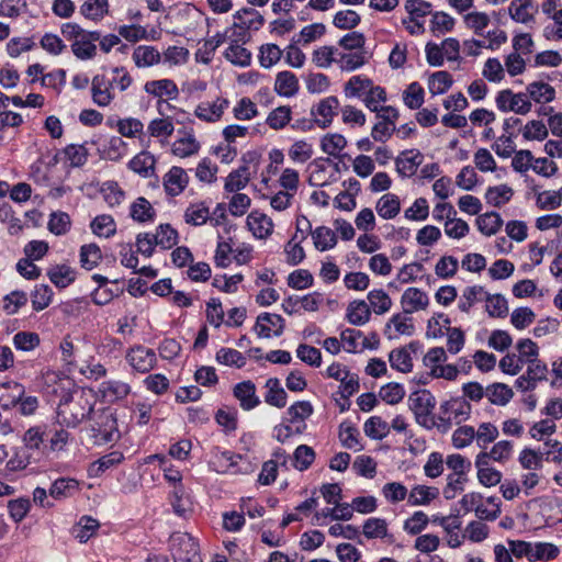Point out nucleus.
Returning a JSON list of instances; mask_svg holds the SVG:
<instances>
[{
	"label": "nucleus",
	"mask_w": 562,
	"mask_h": 562,
	"mask_svg": "<svg viewBox=\"0 0 562 562\" xmlns=\"http://www.w3.org/2000/svg\"><path fill=\"white\" fill-rule=\"evenodd\" d=\"M61 35L70 43L74 56L81 61L92 60L98 55L99 31H89L78 23L67 22L60 27Z\"/></svg>",
	"instance_id": "obj_1"
},
{
	"label": "nucleus",
	"mask_w": 562,
	"mask_h": 562,
	"mask_svg": "<svg viewBox=\"0 0 562 562\" xmlns=\"http://www.w3.org/2000/svg\"><path fill=\"white\" fill-rule=\"evenodd\" d=\"M464 513L474 512L479 520L494 521L502 510V501L498 496H484L481 493L470 492L459 502Z\"/></svg>",
	"instance_id": "obj_2"
},
{
	"label": "nucleus",
	"mask_w": 562,
	"mask_h": 562,
	"mask_svg": "<svg viewBox=\"0 0 562 562\" xmlns=\"http://www.w3.org/2000/svg\"><path fill=\"white\" fill-rule=\"evenodd\" d=\"M209 467L212 471L222 474H249L256 469L247 457L220 449L212 451Z\"/></svg>",
	"instance_id": "obj_3"
},
{
	"label": "nucleus",
	"mask_w": 562,
	"mask_h": 562,
	"mask_svg": "<svg viewBox=\"0 0 562 562\" xmlns=\"http://www.w3.org/2000/svg\"><path fill=\"white\" fill-rule=\"evenodd\" d=\"M173 562H203L196 540L188 532L177 531L169 538Z\"/></svg>",
	"instance_id": "obj_4"
},
{
	"label": "nucleus",
	"mask_w": 562,
	"mask_h": 562,
	"mask_svg": "<svg viewBox=\"0 0 562 562\" xmlns=\"http://www.w3.org/2000/svg\"><path fill=\"white\" fill-rule=\"evenodd\" d=\"M125 360L133 372L145 374L157 366V355L151 348L144 345H134L126 350Z\"/></svg>",
	"instance_id": "obj_5"
},
{
	"label": "nucleus",
	"mask_w": 562,
	"mask_h": 562,
	"mask_svg": "<svg viewBox=\"0 0 562 562\" xmlns=\"http://www.w3.org/2000/svg\"><path fill=\"white\" fill-rule=\"evenodd\" d=\"M495 103L501 112H515L525 115L531 110V102L525 93H514L506 89L497 93Z\"/></svg>",
	"instance_id": "obj_6"
},
{
	"label": "nucleus",
	"mask_w": 562,
	"mask_h": 562,
	"mask_svg": "<svg viewBox=\"0 0 562 562\" xmlns=\"http://www.w3.org/2000/svg\"><path fill=\"white\" fill-rule=\"evenodd\" d=\"M548 367L542 361H533L527 364V370L515 381V387L522 393L533 391L539 382L547 381Z\"/></svg>",
	"instance_id": "obj_7"
},
{
	"label": "nucleus",
	"mask_w": 562,
	"mask_h": 562,
	"mask_svg": "<svg viewBox=\"0 0 562 562\" xmlns=\"http://www.w3.org/2000/svg\"><path fill=\"white\" fill-rule=\"evenodd\" d=\"M400 116L394 106H386L384 113L376 114L378 122L373 125L371 136L375 142L385 143L396 130V121Z\"/></svg>",
	"instance_id": "obj_8"
},
{
	"label": "nucleus",
	"mask_w": 562,
	"mask_h": 562,
	"mask_svg": "<svg viewBox=\"0 0 562 562\" xmlns=\"http://www.w3.org/2000/svg\"><path fill=\"white\" fill-rule=\"evenodd\" d=\"M338 98L329 95L312 106L311 115L315 119V123L318 127L327 128L333 123L334 117L338 114Z\"/></svg>",
	"instance_id": "obj_9"
},
{
	"label": "nucleus",
	"mask_w": 562,
	"mask_h": 562,
	"mask_svg": "<svg viewBox=\"0 0 562 562\" xmlns=\"http://www.w3.org/2000/svg\"><path fill=\"white\" fill-rule=\"evenodd\" d=\"M91 98L98 106L110 105L115 99L113 81L103 74L95 75L91 80Z\"/></svg>",
	"instance_id": "obj_10"
},
{
	"label": "nucleus",
	"mask_w": 562,
	"mask_h": 562,
	"mask_svg": "<svg viewBox=\"0 0 562 562\" xmlns=\"http://www.w3.org/2000/svg\"><path fill=\"white\" fill-rule=\"evenodd\" d=\"M228 106V99L217 97L213 101L200 102L194 110V115L203 122L215 123L221 120Z\"/></svg>",
	"instance_id": "obj_11"
},
{
	"label": "nucleus",
	"mask_w": 562,
	"mask_h": 562,
	"mask_svg": "<svg viewBox=\"0 0 562 562\" xmlns=\"http://www.w3.org/2000/svg\"><path fill=\"white\" fill-rule=\"evenodd\" d=\"M436 398L428 390H418L412 392L408 397V406L419 422L427 418L434 411Z\"/></svg>",
	"instance_id": "obj_12"
},
{
	"label": "nucleus",
	"mask_w": 562,
	"mask_h": 562,
	"mask_svg": "<svg viewBox=\"0 0 562 562\" xmlns=\"http://www.w3.org/2000/svg\"><path fill=\"white\" fill-rule=\"evenodd\" d=\"M440 422H467L471 416V404L464 397H453L441 405Z\"/></svg>",
	"instance_id": "obj_13"
},
{
	"label": "nucleus",
	"mask_w": 562,
	"mask_h": 562,
	"mask_svg": "<svg viewBox=\"0 0 562 562\" xmlns=\"http://www.w3.org/2000/svg\"><path fill=\"white\" fill-rule=\"evenodd\" d=\"M419 348L418 341H412L407 346L393 349L389 355L391 368L402 372L408 373L413 370L412 353H415Z\"/></svg>",
	"instance_id": "obj_14"
},
{
	"label": "nucleus",
	"mask_w": 562,
	"mask_h": 562,
	"mask_svg": "<svg viewBox=\"0 0 562 562\" xmlns=\"http://www.w3.org/2000/svg\"><path fill=\"white\" fill-rule=\"evenodd\" d=\"M284 329V319L278 314L262 313L257 317L255 330L260 338L279 337Z\"/></svg>",
	"instance_id": "obj_15"
},
{
	"label": "nucleus",
	"mask_w": 562,
	"mask_h": 562,
	"mask_svg": "<svg viewBox=\"0 0 562 562\" xmlns=\"http://www.w3.org/2000/svg\"><path fill=\"white\" fill-rule=\"evenodd\" d=\"M246 225L257 239H267L272 235L274 227L272 220L258 210H254L248 214Z\"/></svg>",
	"instance_id": "obj_16"
},
{
	"label": "nucleus",
	"mask_w": 562,
	"mask_h": 562,
	"mask_svg": "<svg viewBox=\"0 0 562 562\" xmlns=\"http://www.w3.org/2000/svg\"><path fill=\"white\" fill-rule=\"evenodd\" d=\"M415 333L413 317L409 314H394L385 327V335L389 339H396L401 335L412 336Z\"/></svg>",
	"instance_id": "obj_17"
},
{
	"label": "nucleus",
	"mask_w": 562,
	"mask_h": 562,
	"mask_svg": "<svg viewBox=\"0 0 562 562\" xmlns=\"http://www.w3.org/2000/svg\"><path fill=\"white\" fill-rule=\"evenodd\" d=\"M132 60L139 68H150L162 61V55L153 45H138L133 49Z\"/></svg>",
	"instance_id": "obj_18"
},
{
	"label": "nucleus",
	"mask_w": 562,
	"mask_h": 562,
	"mask_svg": "<svg viewBox=\"0 0 562 562\" xmlns=\"http://www.w3.org/2000/svg\"><path fill=\"white\" fill-rule=\"evenodd\" d=\"M401 304L406 314H413L426 310L429 305V297L426 292L418 288H408L401 297Z\"/></svg>",
	"instance_id": "obj_19"
},
{
	"label": "nucleus",
	"mask_w": 562,
	"mask_h": 562,
	"mask_svg": "<svg viewBox=\"0 0 562 562\" xmlns=\"http://www.w3.org/2000/svg\"><path fill=\"white\" fill-rule=\"evenodd\" d=\"M189 183V176L187 171L181 168L173 166L164 177V188L167 194L177 196L183 192Z\"/></svg>",
	"instance_id": "obj_20"
},
{
	"label": "nucleus",
	"mask_w": 562,
	"mask_h": 562,
	"mask_svg": "<svg viewBox=\"0 0 562 562\" xmlns=\"http://www.w3.org/2000/svg\"><path fill=\"white\" fill-rule=\"evenodd\" d=\"M144 90L149 95L164 100L167 97L169 100H175L179 95V89L172 79H158L149 80L144 85Z\"/></svg>",
	"instance_id": "obj_21"
},
{
	"label": "nucleus",
	"mask_w": 562,
	"mask_h": 562,
	"mask_svg": "<svg viewBox=\"0 0 562 562\" xmlns=\"http://www.w3.org/2000/svg\"><path fill=\"white\" fill-rule=\"evenodd\" d=\"M87 432L97 446L115 442L121 437L116 424H91V426L87 428Z\"/></svg>",
	"instance_id": "obj_22"
},
{
	"label": "nucleus",
	"mask_w": 562,
	"mask_h": 562,
	"mask_svg": "<svg viewBox=\"0 0 562 562\" xmlns=\"http://www.w3.org/2000/svg\"><path fill=\"white\" fill-rule=\"evenodd\" d=\"M124 461V454L121 451H112L91 462L87 469L88 476L91 479L100 477L108 470L121 464Z\"/></svg>",
	"instance_id": "obj_23"
},
{
	"label": "nucleus",
	"mask_w": 562,
	"mask_h": 562,
	"mask_svg": "<svg viewBox=\"0 0 562 562\" xmlns=\"http://www.w3.org/2000/svg\"><path fill=\"white\" fill-rule=\"evenodd\" d=\"M234 27L243 30H259L263 23V16L252 8H243L234 13Z\"/></svg>",
	"instance_id": "obj_24"
},
{
	"label": "nucleus",
	"mask_w": 562,
	"mask_h": 562,
	"mask_svg": "<svg viewBox=\"0 0 562 562\" xmlns=\"http://www.w3.org/2000/svg\"><path fill=\"white\" fill-rule=\"evenodd\" d=\"M423 159L424 156L419 150L412 149L403 151L395 160L396 170L403 177H411L415 175Z\"/></svg>",
	"instance_id": "obj_25"
},
{
	"label": "nucleus",
	"mask_w": 562,
	"mask_h": 562,
	"mask_svg": "<svg viewBox=\"0 0 562 562\" xmlns=\"http://www.w3.org/2000/svg\"><path fill=\"white\" fill-rule=\"evenodd\" d=\"M536 12L532 0H513L508 7L510 19L521 24L533 22Z\"/></svg>",
	"instance_id": "obj_26"
},
{
	"label": "nucleus",
	"mask_w": 562,
	"mask_h": 562,
	"mask_svg": "<svg viewBox=\"0 0 562 562\" xmlns=\"http://www.w3.org/2000/svg\"><path fill=\"white\" fill-rule=\"evenodd\" d=\"M373 80L363 75H356L349 78L344 85V94L347 99L362 100L370 88L373 86Z\"/></svg>",
	"instance_id": "obj_27"
},
{
	"label": "nucleus",
	"mask_w": 562,
	"mask_h": 562,
	"mask_svg": "<svg viewBox=\"0 0 562 562\" xmlns=\"http://www.w3.org/2000/svg\"><path fill=\"white\" fill-rule=\"evenodd\" d=\"M233 394L246 411L255 408L260 403L256 395V385L249 380L237 383L233 389Z\"/></svg>",
	"instance_id": "obj_28"
},
{
	"label": "nucleus",
	"mask_w": 562,
	"mask_h": 562,
	"mask_svg": "<svg viewBox=\"0 0 562 562\" xmlns=\"http://www.w3.org/2000/svg\"><path fill=\"white\" fill-rule=\"evenodd\" d=\"M131 392V386L119 380H108L100 384L99 393L105 402L113 403L125 398Z\"/></svg>",
	"instance_id": "obj_29"
},
{
	"label": "nucleus",
	"mask_w": 562,
	"mask_h": 562,
	"mask_svg": "<svg viewBox=\"0 0 562 562\" xmlns=\"http://www.w3.org/2000/svg\"><path fill=\"white\" fill-rule=\"evenodd\" d=\"M371 318V310L363 300H355L350 302L346 311V319L353 326H363Z\"/></svg>",
	"instance_id": "obj_30"
},
{
	"label": "nucleus",
	"mask_w": 562,
	"mask_h": 562,
	"mask_svg": "<svg viewBox=\"0 0 562 562\" xmlns=\"http://www.w3.org/2000/svg\"><path fill=\"white\" fill-rule=\"evenodd\" d=\"M226 33H216L214 36L205 40L195 52L198 63L210 64L214 57L215 50L226 41Z\"/></svg>",
	"instance_id": "obj_31"
},
{
	"label": "nucleus",
	"mask_w": 562,
	"mask_h": 562,
	"mask_svg": "<svg viewBox=\"0 0 562 562\" xmlns=\"http://www.w3.org/2000/svg\"><path fill=\"white\" fill-rule=\"evenodd\" d=\"M299 79L293 72L284 70L277 75L274 91L280 97L291 98L299 92Z\"/></svg>",
	"instance_id": "obj_32"
},
{
	"label": "nucleus",
	"mask_w": 562,
	"mask_h": 562,
	"mask_svg": "<svg viewBox=\"0 0 562 562\" xmlns=\"http://www.w3.org/2000/svg\"><path fill=\"white\" fill-rule=\"evenodd\" d=\"M361 101L369 111L374 112L375 114L384 113V110L387 106L384 105L387 101L386 90L383 87L373 83Z\"/></svg>",
	"instance_id": "obj_33"
},
{
	"label": "nucleus",
	"mask_w": 562,
	"mask_h": 562,
	"mask_svg": "<svg viewBox=\"0 0 562 562\" xmlns=\"http://www.w3.org/2000/svg\"><path fill=\"white\" fill-rule=\"evenodd\" d=\"M169 502L176 515L184 516L191 509L192 501L183 484L172 486Z\"/></svg>",
	"instance_id": "obj_34"
},
{
	"label": "nucleus",
	"mask_w": 562,
	"mask_h": 562,
	"mask_svg": "<svg viewBox=\"0 0 562 562\" xmlns=\"http://www.w3.org/2000/svg\"><path fill=\"white\" fill-rule=\"evenodd\" d=\"M47 276L55 286L65 289L75 282L76 270L68 265H56L48 269Z\"/></svg>",
	"instance_id": "obj_35"
},
{
	"label": "nucleus",
	"mask_w": 562,
	"mask_h": 562,
	"mask_svg": "<svg viewBox=\"0 0 562 562\" xmlns=\"http://www.w3.org/2000/svg\"><path fill=\"white\" fill-rule=\"evenodd\" d=\"M328 159H315L308 165V184L312 187H325L335 178V172L329 178L326 177Z\"/></svg>",
	"instance_id": "obj_36"
},
{
	"label": "nucleus",
	"mask_w": 562,
	"mask_h": 562,
	"mask_svg": "<svg viewBox=\"0 0 562 562\" xmlns=\"http://www.w3.org/2000/svg\"><path fill=\"white\" fill-rule=\"evenodd\" d=\"M527 93L536 103H550L555 99V89L544 81H533L527 86Z\"/></svg>",
	"instance_id": "obj_37"
},
{
	"label": "nucleus",
	"mask_w": 562,
	"mask_h": 562,
	"mask_svg": "<svg viewBox=\"0 0 562 562\" xmlns=\"http://www.w3.org/2000/svg\"><path fill=\"white\" fill-rule=\"evenodd\" d=\"M439 495V490L432 486L416 485L408 493V504L412 506L429 505Z\"/></svg>",
	"instance_id": "obj_38"
},
{
	"label": "nucleus",
	"mask_w": 562,
	"mask_h": 562,
	"mask_svg": "<svg viewBox=\"0 0 562 562\" xmlns=\"http://www.w3.org/2000/svg\"><path fill=\"white\" fill-rule=\"evenodd\" d=\"M265 386L267 389V393L265 395L266 403L278 408H282L286 405L288 395L279 379H268Z\"/></svg>",
	"instance_id": "obj_39"
},
{
	"label": "nucleus",
	"mask_w": 562,
	"mask_h": 562,
	"mask_svg": "<svg viewBox=\"0 0 562 562\" xmlns=\"http://www.w3.org/2000/svg\"><path fill=\"white\" fill-rule=\"evenodd\" d=\"M199 150L200 143L192 133H188L183 137L177 138L171 146L172 154L180 158L193 156Z\"/></svg>",
	"instance_id": "obj_40"
},
{
	"label": "nucleus",
	"mask_w": 562,
	"mask_h": 562,
	"mask_svg": "<svg viewBox=\"0 0 562 562\" xmlns=\"http://www.w3.org/2000/svg\"><path fill=\"white\" fill-rule=\"evenodd\" d=\"M375 209L380 217L392 220L400 213L401 202L397 195L386 193L378 200Z\"/></svg>",
	"instance_id": "obj_41"
},
{
	"label": "nucleus",
	"mask_w": 562,
	"mask_h": 562,
	"mask_svg": "<svg viewBox=\"0 0 562 562\" xmlns=\"http://www.w3.org/2000/svg\"><path fill=\"white\" fill-rule=\"evenodd\" d=\"M108 0H86L80 5V14L91 21H101L109 13Z\"/></svg>",
	"instance_id": "obj_42"
},
{
	"label": "nucleus",
	"mask_w": 562,
	"mask_h": 562,
	"mask_svg": "<svg viewBox=\"0 0 562 562\" xmlns=\"http://www.w3.org/2000/svg\"><path fill=\"white\" fill-rule=\"evenodd\" d=\"M514 195V190L508 184L488 187L485 192L486 203L495 207L508 203Z\"/></svg>",
	"instance_id": "obj_43"
},
{
	"label": "nucleus",
	"mask_w": 562,
	"mask_h": 562,
	"mask_svg": "<svg viewBox=\"0 0 562 562\" xmlns=\"http://www.w3.org/2000/svg\"><path fill=\"white\" fill-rule=\"evenodd\" d=\"M362 532L367 539H386L392 536L389 533L387 522L383 518H368L362 526Z\"/></svg>",
	"instance_id": "obj_44"
},
{
	"label": "nucleus",
	"mask_w": 562,
	"mask_h": 562,
	"mask_svg": "<svg viewBox=\"0 0 562 562\" xmlns=\"http://www.w3.org/2000/svg\"><path fill=\"white\" fill-rule=\"evenodd\" d=\"M155 157L149 151H140L128 164L130 168L142 177H150L155 170Z\"/></svg>",
	"instance_id": "obj_45"
},
{
	"label": "nucleus",
	"mask_w": 562,
	"mask_h": 562,
	"mask_svg": "<svg viewBox=\"0 0 562 562\" xmlns=\"http://www.w3.org/2000/svg\"><path fill=\"white\" fill-rule=\"evenodd\" d=\"M100 524L91 516H82L72 529V535L80 543H86L99 529Z\"/></svg>",
	"instance_id": "obj_46"
},
{
	"label": "nucleus",
	"mask_w": 562,
	"mask_h": 562,
	"mask_svg": "<svg viewBox=\"0 0 562 562\" xmlns=\"http://www.w3.org/2000/svg\"><path fill=\"white\" fill-rule=\"evenodd\" d=\"M131 217L139 223L153 222L156 212L151 204L143 196L137 198L130 207Z\"/></svg>",
	"instance_id": "obj_47"
},
{
	"label": "nucleus",
	"mask_w": 562,
	"mask_h": 562,
	"mask_svg": "<svg viewBox=\"0 0 562 562\" xmlns=\"http://www.w3.org/2000/svg\"><path fill=\"white\" fill-rule=\"evenodd\" d=\"M314 246L319 251L333 249L337 244L335 232L327 226H318L312 232Z\"/></svg>",
	"instance_id": "obj_48"
},
{
	"label": "nucleus",
	"mask_w": 562,
	"mask_h": 562,
	"mask_svg": "<svg viewBox=\"0 0 562 562\" xmlns=\"http://www.w3.org/2000/svg\"><path fill=\"white\" fill-rule=\"evenodd\" d=\"M513 390L504 383H492L485 389V396L497 406H505L513 397Z\"/></svg>",
	"instance_id": "obj_49"
},
{
	"label": "nucleus",
	"mask_w": 562,
	"mask_h": 562,
	"mask_svg": "<svg viewBox=\"0 0 562 562\" xmlns=\"http://www.w3.org/2000/svg\"><path fill=\"white\" fill-rule=\"evenodd\" d=\"M453 85L450 72L440 70L431 74L428 78V90L431 95L446 93Z\"/></svg>",
	"instance_id": "obj_50"
},
{
	"label": "nucleus",
	"mask_w": 562,
	"mask_h": 562,
	"mask_svg": "<svg viewBox=\"0 0 562 562\" xmlns=\"http://www.w3.org/2000/svg\"><path fill=\"white\" fill-rule=\"evenodd\" d=\"M339 440L350 450L359 451L363 448L359 429L352 424H340Z\"/></svg>",
	"instance_id": "obj_51"
},
{
	"label": "nucleus",
	"mask_w": 562,
	"mask_h": 562,
	"mask_svg": "<svg viewBox=\"0 0 562 562\" xmlns=\"http://www.w3.org/2000/svg\"><path fill=\"white\" fill-rule=\"evenodd\" d=\"M249 179L248 167L241 166L226 177L224 189L226 192L237 193L248 184Z\"/></svg>",
	"instance_id": "obj_52"
},
{
	"label": "nucleus",
	"mask_w": 562,
	"mask_h": 562,
	"mask_svg": "<svg viewBox=\"0 0 562 562\" xmlns=\"http://www.w3.org/2000/svg\"><path fill=\"white\" fill-rule=\"evenodd\" d=\"M153 236V241L164 250L171 249L178 243V232L169 224H160Z\"/></svg>",
	"instance_id": "obj_53"
},
{
	"label": "nucleus",
	"mask_w": 562,
	"mask_h": 562,
	"mask_svg": "<svg viewBox=\"0 0 562 562\" xmlns=\"http://www.w3.org/2000/svg\"><path fill=\"white\" fill-rule=\"evenodd\" d=\"M54 292L47 284H36L31 292L32 308L41 312L48 307L53 302Z\"/></svg>",
	"instance_id": "obj_54"
},
{
	"label": "nucleus",
	"mask_w": 562,
	"mask_h": 562,
	"mask_svg": "<svg viewBox=\"0 0 562 562\" xmlns=\"http://www.w3.org/2000/svg\"><path fill=\"white\" fill-rule=\"evenodd\" d=\"M479 231L485 236L496 234L503 225V220L497 212H487L476 218Z\"/></svg>",
	"instance_id": "obj_55"
},
{
	"label": "nucleus",
	"mask_w": 562,
	"mask_h": 562,
	"mask_svg": "<svg viewBox=\"0 0 562 562\" xmlns=\"http://www.w3.org/2000/svg\"><path fill=\"white\" fill-rule=\"evenodd\" d=\"M292 120V111L289 105H281L273 109L267 116V125L274 130L280 131L290 124Z\"/></svg>",
	"instance_id": "obj_56"
},
{
	"label": "nucleus",
	"mask_w": 562,
	"mask_h": 562,
	"mask_svg": "<svg viewBox=\"0 0 562 562\" xmlns=\"http://www.w3.org/2000/svg\"><path fill=\"white\" fill-rule=\"evenodd\" d=\"M209 217L210 209L205 202L191 203L184 212L186 222L194 226L205 224Z\"/></svg>",
	"instance_id": "obj_57"
},
{
	"label": "nucleus",
	"mask_w": 562,
	"mask_h": 562,
	"mask_svg": "<svg viewBox=\"0 0 562 562\" xmlns=\"http://www.w3.org/2000/svg\"><path fill=\"white\" fill-rule=\"evenodd\" d=\"M367 297L369 301L368 305L370 306V310L372 308V311L378 315H382L389 312L392 306V300L390 295L382 289L371 290Z\"/></svg>",
	"instance_id": "obj_58"
},
{
	"label": "nucleus",
	"mask_w": 562,
	"mask_h": 562,
	"mask_svg": "<svg viewBox=\"0 0 562 562\" xmlns=\"http://www.w3.org/2000/svg\"><path fill=\"white\" fill-rule=\"evenodd\" d=\"M215 360L223 366L244 368L247 363L246 357L238 350L233 348H221L215 355Z\"/></svg>",
	"instance_id": "obj_59"
},
{
	"label": "nucleus",
	"mask_w": 562,
	"mask_h": 562,
	"mask_svg": "<svg viewBox=\"0 0 562 562\" xmlns=\"http://www.w3.org/2000/svg\"><path fill=\"white\" fill-rule=\"evenodd\" d=\"M486 312L491 317L503 318L508 314V303L502 294H488L485 292Z\"/></svg>",
	"instance_id": "obj_60"
},
{
	"label": "nucleus",
	"mask_w": 562,
	"mask_h": 562,
	"mask_svg": "<svg viewBox=\"0 0 562 562\" xmlns=\"http://www.w3.org/2000/svg\"><path fill=\"white\" fill-rule=\"evenodd\" d=\"M225 58L235 66L247 67L251 63V53L238 43H232L224 53Z\"/></svg>",
	"instance_id": "obj_61"
},
{
	"label": "nucleus",
	"mask_w": 562,
	"mask_h": 562,
	"mask_svg": "<svg viewBox=\"0 0 562 562\" xmlns=\"http://www.w3.org/2000/svg\"><path fill=\"white\" fill-rule=\"evenodd\" d=\"M79 488L78 481L70 477L57 479L49 488L52 497L58 499L72 496Z\"/></svg>",
	"instance_id": "obj_62"
},
{
	"label": "nucleus",
	"mask_w": 562,
	"mask_h": 562,
	"mask_svg": "<svg viewBox=\"0 0 562 562\" xmlns=\"http://www.w3.org/2000/svg\"><path fill=\"white\" fill-rule=\"evenodd\" d=\"M313 154V145L305 139L295 140L288 150L290 159L295 164H305Z\"/></svg>",
	"instance_id": "obj_63"
},
{
	"label": "nucleus",
	"mask_w": 562,
	"mask_h": 562,
	"mask_svg": "<svg viewBox=\"0 0 562 562\" xmlns=\"http://www.w3.org/2000/svg\"><path fill=\"white\" fill-rule=\"evenodd\" d=\"M336 61L342 71H353L367 63V56L363 50H349L341 54Z\"/></svg>",
	"instance_id": "obj_64"
}]
</instances>
